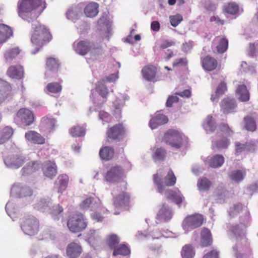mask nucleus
<instances>
[{
	"mask_svg": "<svg viewBox=\"0 0 258 258\" xmlns=\"http://www.w3.org/2000/svg\"><path fill=\"white\" fill-rule=\"evenodd\" d=\"M45 8V0H19L17 4L18 15L23 19L28 13H35L39 16Z\"/></svg>",
	"mask_w": 258,
	"mask_h": 258,
	"instance_id": "obj_1",
	"label": "nucleus"
},
{
	"mask_svg": "<svg viewBox=\"0 0 258 258\" xmlns=\"http://www.w3.org/2000/svg\"><path fill=\"white\" fill-rule=\"evenodd\" d=\"M52 38L49 30L43 25L37 26L31 36L32 43L40 47L50 42Z\"/></svg>",
	"mask_w": 258,
	"mask_h": 258,
	"instance_id": "obj_2",
	"label": "nucleus"
},
{
	"mask_svg": "<svg viewBox=\"0 0 258 258\" xmlns=\"http://www.w3.org/2000/svg\"><path fill=\"white\" fill-rule=\"evenodd\" d=\"M186 139L185 136L179 131L169 129L164 133L162 141L172 148L179 149Z\"/></svg>",
	"mask_w": 258,
	"mask_h": 258,
	"instance_id": "obj_3",
	"label": "nucleus"
},
{
	"mask_svg": "<svg viewBox=\"0 0 258 258\" xmlns=\"http://www.w3.org/2000/svg\"><path fill=\"white\" fill-rule=\"evenodd\" d=\"M88 225V222L85 216L81 213H76L70 216L67 222V226L73 233H79L85 230Z\"/></svg>",
	"mask_w": 258,
	"mask_h": 258,
	"instance_id": "obj_4",
	"label": "nucleus"
},
{
	"mask_svg": "<svg viewBox=\"0 0 258 258\" xmlns=\"http://www.w3.org/2000/svg\"><path fill=\"white\" fill-rule=\"evenodd\" d=\"M73 49L75 51L81 55H85L90 51L97 52L98 50H102L100 45L91 43L88 40L76 41L73 43Z\"/></svg>",
	"mask_w": 258,
	"mask_h": 258,
	"instance_id": "obj_5",
	"label": "nucleus"
},
{
	"mask_svg": "<svg viewBox=\"0 0 258 258\" xmlns=\"http://www.w3.org/2000/svg\"><path fill=\"white\" fill-rule=\"evenodd\" d=\"M126 136V129L122 123H119L108 127L106 131V139L109 142L115 141L120 142Z\"/></svg>",
	"mask_w": 258,
	"mask_h": 258,
	"instance_id": "obj_6",
	"label": "nucleus"
},
{
	"mask_svg": "<svg viewBox=\"0 0 258 258\" xmlns=\"http://www.w3.org/2000/svg\"><path fill=\"white\" fill-rule=\"evenodd\" d=\"M204 218L201 214H195L187 216L182 223V227L186 231L188 232L201 227L204 223Z\"/></svg>",
	"mask_w": 258,
	"mask_h": 258,
	"instance_id": "obj_7",
	"label": "nucleus"
},
{
	"mask_svg": "<svg viewBox=\"0 0 258 258\" xmlns=\"http://www.w3.org/2000/svg\"><path fill=\"white\" fill-rule=\"evenodd\" d=\"M113 205L115 208L126 209L130 206V196L124 191H119L117 188L113 190Z\"/></svg>",
	"mask_w": 258,
	"mask_h": 258,
	"instance_id": "obj_8",
	"label": "nucleus"
},
{
	"mask_svg": "<svg viewBox=\"0 0 258 258\" xmlns=\"http://www.w3.org/2000/svg\"><path fill=\"white\" fill-rule=\"evenodd\" d=\"M26 158L22 154L17 153L11 154L5 158L4 162L6 166L12 169H18L26 162Z\"/></svg>",
	"mask_w": 258,
	"mask_h": 258,
	"instance_id": "obj_9",
	"label": "nucleus"
},
{
	"mask_svg": "<svg viewBox=\"0 0 258 258\" xmlns=\"http://www.w3.org/2000/svg\"><path fill=\"white\" fill-rule=\"evenodd\" d=\"M39 224L37 219L33 217L26 219L21 224L24 232L29 235H34L39 231Z\"/></svg>",
	"mask_w": 258,
	"mask_h": 258,
	"instance_id": "obj_10",
	"label": "nucleus"
},
{
	"mask_svg": "<svg viewBox=\"0 0 258 258\" xmlns=\"http://www.w3.org/2000/svg\"><path fill=\"white\" fill-rule=\"evenodd\" d=\"M124 177L123 168L118 165L111 167L104 176L105 180L109 182H118Z\"/></svg>",
	"mask_w": 258,
	"mask_h": 258,
	"instance_id": "obj_11",
	"label": "nucleus"
},
{
	"mask_svg": "<svg viewBox=\"0 0 258 258\" xmlns=\"http://www.w3.org/2000/svg\"><path fill=\"white\" fill-rule=\"evenodd\" d=\"M46 75L54 77L60 70V63L56 58L48 57L46 59Z\"/></svg>",
	"mask_w": 258,
	"mask_h": 258,
	"instance_id": "obj_12",
	"label": "nucleus"
},
{
	"mask_svg": "<svg viewBox=\"0 0 258 258\" xmlns=\"http://www.w3.org/2000/svg\"><path fill=\"white\" fill-rule=\"evenodd\" d=\"M157 67L153 64H148L144 66L141 73L143 78L148 81L155 82L157 81Z\"/></svg>",
	"mask_w": 258,
	"mask_h": 258,
	"instance_id": "obj_13",
	"label": "nucleus"
},
{
	"mask_svg": "<svg viewBox=\"0 0 258 258\" xmlns=\"http://www.w3.org/2000/svg\"><path fill=\"white\" fill-rule=\"evenodd\" d=\"M235 145V155L236 156L239 155L244 152H253L255 149V144L253 141H248L244 144L236 142Z\"/></svg>",
	"mask_w": 258,
	"mask_h": 258,
	"instance_id": "obj_14",
	"label": "nucleus"
},
{
	"mask_svg": "<svg viewBox=\"0 0 258 258\" xmlns=\"http://www.w3.org/2000/svg\"><path fill=\"white\" fill-rule=\"evenodd\" d=\"M17 116L27 125H31L34 121L33 113L28 109H20L17 112Z\"/></svg>",
	"mask_w": 258,
	"mask_h": 258,
	"instance_id": "obj_15",
	"label": "nucleus"
},
{
	"mask_svg": "<svg viewBox=\"0 0 258 258\" xmlns=\"http://www.w3.org/2000/svg\"><path fill=\"white\" fill-rule=\"evenodd\" d=\"M172 215V212L168 206L163 204L157 214L156 219L159 221H167L171 219Z\"/></svg>",
	"mask_w": 258,
	"mask_h": 258,
	"instance_id": "obj_16",
	"label": "nucleus"
},
{
	"mask_svg": "<svg viewBox=\"0 0 258 258\" xmlns=\"http://www.w3.org/2000/svg\"><path fill=\"white\" fill-rule=\"evenodd\" d=\"M26 139L33 144L42 145L45 142V138L38 133L34 131H29L25 133Z\"/></svg>",
	"mask_w": 258,
	"mask_h": 258,
	"instance_id": "obj_17",
	"label": "nucleus"
},
{
	"mask_svg": "<svg viewBox=\"0 0 258 258\" xmlns=\"http://www.w3.org/2000/svg\"><path fill=\"white\" fill-rule=\"evenodd\" d=\"M7 74L10 78L21 79L24 77V68L19 64L11 66L8 68Z\"/></svg>",
	"mask_w": 258,
	"mask_h": 258,
	"instance_id": "obj_18",
	"label": "nucleus"
},
{
	"mask_svg": "<svg viewBox=\"0 0 258 258\" xmlns=\"http://www.w3.org/2000/svg\"><path fill=\"white\" fill-rule=\"evenodd\" d=\"M82 251L81 246L74 242L69 244L66 249L67 254L70 258H77L81 254Z\"/></svg>",
	"mask_w": 258,
	"mask_h": 258,
	"instance_id": "obj_19",
	"label": "nucleus"
},
{
	"mask_svg": "<svg viewBox=\"0 0 258 258\" xmlns=\"http://www.w3.org/2000/svg\"><path fill=\"white\" fill-rule=\"evenodd\" d=\"M201 63L204 69L208 71H212L215 70L218 66L217 60L210 55L202 58Z\"/></svg>",
	"mask_w": 258,
	"mask_h": 258,
	"instance_id": "obj_20",
	"label": "nucleus"
},
{
	"mask_svg": "<svg viewBox=\"0 0 258 258\" xmlns=\"http://www.w3.org/2000/svg\"><path fill=\"white\" fill-rule=\"evenodd\" d=\"M237 107L235 100L233 98L226 97L221 102V108L223 113L231 112Z\"/></svg>",
	"mask_w": 258,
	"mask_h": 258,
	"instance_id": "obj_21",
	"label": "nucleus"
},
{
	"mask_svg": "<svg viewBox=\"0 0 258 258\" xmlns=\"http://www.w3.org/2000/svg\"><path fill=\"white\" fill-rule=\"evenodd\" d=\"M167 117L162 114H156L149 122V126L153 130L157 128L158 126L165 124L168 122Z\"/></svg>",
	"mask_w": 258,
	"mask_h": 258,
	"instance_id": "obj_22",
	"label": "nucleus"
},
{
	"mask_svg": "<svg viewBox=\"0 0 258 258\" xmlns=\"http://www.w3.org/2000/svg\"><path fill=\"white\" fill-rule=\"evenodd\" d=\"M213 43L217 45V51L219 53H224L228 48V41L225 38L216 37L214 38Z\"/></svg>",
	"mask_w": 258,
	"mask_h": 258,
	"instance_id": "obj_23",
	"label": "nucleus"
},
{
	"mask_svg": "<svg viewBox=\"0 0 258 258\" xmlns=\"http://www.w3.org/2000/svg\"><path fill=\"white\" fill-rule=\"evenodd\" d=\"M13 35V31L10 27L5 24H0V44L6 42Z\"/></svg>",
	"mask_w": 258,
	"mask_h": 258,
	"instance_id": "obj_24",
	"label": "nucleus"
},
{
	"mask_svg": "<svg viewBox=\"0 0 258 258\" xmlns=\"http://www.w3.org/2000/svg\"><path fill=\"white\" fill-rule=\"evenodd\" d=\"M166 199L172 200L176 204H180L184 200V197L180 191H176L172 189H168L166 191Z\"/></svg>",
	"mask_w": 258,
	"mask_h": 258,
	"instance_id": "obj_25",
	"label": "nucleus"
},
{
	"mask_svg": "<svg viewBox=\"0 0 258 258\" xmlns=\"http://www.w3.org/2000/svg\"><path fill=\"white\" fill-rule=\"evenodd\" d=\"M243 128L248 132H254L256 130V123L255 119L250 115L243 118Z\"/></svg>",
	"mask_w": 258,
	"mask_h": 258,
	"instance_id": "obj_26",
	"label": "nucleus"
},
{
	"mask_svg": "<svg viewBox=\"0 0 258 258\" xmlns=\"http://www.w3.org/2000/svg\"><path fill=\"white\" fill-rule=\"evenodd\" d=\"M44 170V174L45 176L52 178L57 174V166L54 162L50 161L47 162Z\"/></svg>",
	"mask_w": 258,
	"mask_h": 258,
	"instance_id": "obj_27",
	"label": "nucleus"
},
{
	"mask_svg": "<svg viewBox=\"0 0 258 258\" xmlns=\"http://www.w3.org/2000/svg\"><path fill=\"white\" fill-rule=\"evenodd\" d=\"M131 253V250L127 244L121 243L113 249L112 255L117 256L120 255L122 256H127Z\"/></svg>",
	"mask_w": 258,
	"mask_h": 258,
	"instance_id": "obj_28",
	"label": "nucleus"
},
{
	"mask_svg": "<svg viewBox=\"0 0 258 258\" xmlns=\"http://www.w3.org/2000/svg\"><path fill=\"white\" fill-rule=\"evenodd\" d=\"M201 244L204 247L208 246L212 243V234L210 231L206 228H204L201 232Z\"/></svg>",
	"mask_w": 258,
	"mask_h": 258,
	"instance_id": "obj_29",
	"label": "nucleus"
},
{
	"mask_svg": "<svg viewBox=\"0 0 258 258\" xmlns=\"http://www.w3.org/2000/svg\"><path fill=\"white\" fill-rule=\"evenodd\" d=\"M13 129L9 126H6L0 130V145L8 142L13 135Z\"/></svg>",
	"mask_w": 258,
	"mask_h": 258,
	"instance_id": "obj_30",
	"label": "nucleus"
},
{
	"mask_svg": "<svg viewBox=\"0 0 258 258\" xmlns=\"http://www.w3.org/2000/svg\"><path fill=\"white\" fill-rule=\"evenodd\" d=\"M236 93L241 101L246 102L249 100V93L245 85H238L236 89Z\"/></svg>",
	"mask_w": 258,
	"mask_h": 258,
	"instance_id": "obj_31",
	"label": "nucleus"
},
{
	"mask_svg": "<svg viewBox=\"0 0 258 258\" xmlns=\"http://www.w3.org/2000/svg\"><path fill=\"white\" fill-rule=\"evenodd\" d=\"M224 13L231 15H234L238 13L239 11V5L235 2H229L225 4L223 7Z\"/></svg>",
	"mask_w": 258,
	"mask_h": 258,
	"instance_id": "obj_32",
	"label": "nucleus"
},
{
	"mask_svg": "<svg viewBox=\"0 0 258 258\" xmlns=\"http://www.w3.org/2000/svg\"><path fill=\"white\" fill-rule=\"evenodd\" d=\"M246 227L245 223L241 222L238 224L231 226L229 229L235 236L240 237L245 234Z\"/></svg>",
	"mask_w": 258,
	"mask_h": 258,
	"instance_id": "obj_33",
	"label": "nucleus"
},
{
	"mask_svg": "<svg viewBox=\"0 0 258 258\" xmlns=\"http://www.w3.org/2000/svg\"><path fill=\"white\" fill-rule=\"evenodd\" d=\"M120 242L119 237L115 234H110L106 236L105 243L110 249L113 250Z\"/></svg>",
	"mask_w": 258,
	"mask_h": 258,
	"instance_id": "obj_34",
	"label": "nucleus"
},
{
	"mask_svg": "<svg viewBox=\"0 0 258 258\" xmlns=\"http://www.w3.org/2000/svg\"><path fill=\"white\" fill-rule=\"evenodd\" d=\"M98 5L94 2L88 4L84 9V13L87 17H94L98 13Z\"/></svg>",
	"mask_w": 258,
	"mask_h": 258,
	"instance_id": "obj_35",
	"label": "nucleus"
},
{
	"mask_svg": "<svg viewBox=\"0 0 258 258\" xmlns=\"http://www.w3.org/2000/svg\"><path fill=\"white\" fill-rule=\"evenodd\" d=\"M96 91L105 100L109 94L108 89L105 85V80L102 79L98 81L95 87Z\"/></svg>",
	"mask_w": 258,
	"mask_h": 258,
	"instance_id": "obj_36",
	"label": "nucleus"
},
{
	"mask_svg": "<svg viewBox=\"0 0 258 258\" xmlns=\"http://www.w3.org/2000/svg\"><path fill=\"white\" fill-rule=\"evenodd\" d=\"M114 154V149L112 147L104 146L101 148L99 151L100 158L106 161L111 159Z\"/></svg>",
	"mask_w": 258,
	"mask_h": 258,
	"instance_id": "obj_37",
	"label": "nucleus"
},
{
	"mask_svg": "<svg viewBox=\"0 0 258 258\" xmlns=\"http://www.w3.org/2000/svg\"><path fill=\"white\" fill-rule=\"evenodd\" d=\"M39 168V164L34 161L28 162L21 170L22 175H26L32 173Z\"/></svg>",
	"mask_w": 258,
	"mask_h": 258,
	"instance_id": "obj_38",
	"label": "nucleus"
},
{
	"mask_svg": "<svg viewBox=\"0 0 258 258\" xmlns=\"http://www.w3.org/2000/svg\"><path fill=\"white\" fill-rule=\"evenodd\" d=\"M12 191L13 192H19L20 197L30 196L33 192L29 187H22L19 185H14L12 188Z\"/></svg>",
	"mask_w": 258,
	"mask_h": 258,
	"instance_id": "obj_39",
	"label": "nucleus"
},
{
	"mask_svg": "<svg viewBox=\"0 0 258 258\" xmlns=\"http://www.w3.org/2000/svg\"><path fill=\"white\" fill-rule=\"evenodd\" d=\"M227 90V87L226 83L224 81L221 82L216 88L215 95H212L211 97V100L213 102L216 101L220 96L223 95Z\"/></svg>",
	"mask_w": 258,
	"mask_h": 258,
	"instance_id": "obj_40",
	"label": "nucleus"
},
{
	"mask_svg": "<svg viewBox=\"0 0 258 258\" xmlns=\"http://www.w3.org/2000/svg\"><path fill=\"white\" fill-rule=\"evenodd\" d=\"M224 162V158L222 155H216L210 159L209 165L212 168H217L221 167Z\"/></svg>",
	"mask_w": 258,
	"mask_h": 258,
	"instance_id": "obj_41",
	"label": "nucleus"
},
{
	"mask_svg": "<svg viewBox=\"0 0 258 258\" xmlns=\"http://www.w3.org/2000/svg\"><path fill=\"white\" fill-rule=\"evenodd\" d=\"M165 185L173 186L176 182V177L171 168H169L167 175L164 178Z\"/></svg>",
	"mask_w": 258,
	"mask_h": 258,
	"instance_id": "obj_42",
	"label": "nucleus"
},
{
	"mask_svg": "<svg viewBox=\"0 0 258 258\" xmlns=\"http://www.w3.org/2000/svg\"><path fill=\"white\" fill-rule=\"evenodd\" d=\"M85 133V128L80 125H75L70 130V134L74 137H81L84 136Z\"/></svg>",
	"mask_w": 258,
	"mask_h": 258,
	"instance_id": "obj_43",
	"label": "nucleus"
},
{
	"mask_svg": "<svg viewBox=\"0 0 258 258\" xmlns=\"http://www.w3.org/2000/svg\"><path fill=\"white\" fill-rule=\"evenodd\" d=\"M195 254V251L191 244H186L183 246L181 251L182 258H192Z\"/></svg>",
	"mask_w": 258,
	"mask_h": 258,
	"instance_id": "obj_44",
	"label": "nucleus"
},
{
	"mask_svg": "<svg viewBox=\"0 0 258 258\" xmlns=\"http://www.w3.org/2000/svg\"><path fill=\"white\" fill-rule=\"evenodd\" d=\"M20 52L21 50L18 47H14L7 50L4 54V57L6 60H11L16 58Z\"/></svg>",
	"mask_w": 258,
	"mask_h": 258,
	"instance_id": "obj_45",
	"label": "nucleus"
},
{
	"mask_svg": "<svg viewBox=\"0 0 258 258\" xmlns=\"http://www.w3.org/2000/svg\"><path fill=\"white\" fill-rule=\"evenodd\" d=\"M58 180L59 182L58 192L62 193L68 186L69 177L66 174H62L58 177Z\"/></svg>",
	"mask_w": 258,
	"mask_h": 258,
	"instance_id": "obj_46",
	"label": "nucleus"
},
{
	"mask_svg": "<svg viewBox=\"0 0 258 258\" xmlns=\"http://www.w3.org/2000/svg\"><path fill=\"white\" fill-rule=\"evenodd\" d=\"M245 175L246 172L245 170H236L232 171L229 174V177L231 180L239 182L243 179Z\"/></svg>",
	"mask_w": 258,
	"mask_h": 258,
	"instance_id": "obj_47",
	"label": "nucleus"
},
{
	"mask_svg": "<svg viewBox=\"0 0 258 258\" xmlns=\"http://www.w3.org/2000/svg\"><path fill=\"white\" fill-rule=\"evenodd\" d=\"M166 151L162 147L156 149L152 155V158L154 161H163L166 157Z\"/></svg>",
	"mask_w": 258,
	"mask_h": 258,
	"instance_id": "obj_48",
	"label": "nucleus"
},
{
	"mask_svg": "<svg viewBox=\"0 0 258 258\" xmlns=\"http://www.w3.org/2000/svg\"><path fill=\"white\" fill-rule=\"evenodd\" d=\"M197 185L200 190L207 191L211 186L212 182L207 178L202 177L199 179Z\"/></svg>",
	"mask_w": 258,
	"mask_h": 258,
	"instance_id": "obj_49",
	"label": "nucleus"
},
{
	"mask_svg": "<svg viewBox=\"0 0 258 258\" xmlns=\"http://www.w3.org/2000/svg\"><path fill=\"white\" fill-rule=\"evenodd\" d=\"M56 120L53 118H48V117H43L41 119L42 125L48 132H50L54 127Z\"/></svg>",
	"mask_w": 258,
	"mask_h": 258,
	"instance_id": "obj_50",
	"label": "nucleus"
},
{
	"mask_svg": "<svg viewBox=\"0 0 258 258\" xmlns=\"http://www.w3.org/2000/svg\"><path fill=\"white\" fill-rule=\"evenodd\" d=\"M230 144V141L227 138H222L220 140L216 141L212 145V148L218 149H226Z\"/></svg>",
	"mask_w": 258,
	"mask_h": 258,
	"instance_id": "obj_51",
	"label": "nucleus"
},
{
	"mask_svg": "<svg viewBox=\"0 0 258 258\" xmlns=\"http://www.w3.org/2000/svg\"><path fill=\"white\" fill-rule=\"evenodd\" d=\"M204 128L210 132H213L215 130L216 126L212 116H208L206 118L203 123Z\"/></svg>",
	"mask_w": 258,
	"mask_h": 258,
	"instance_id": "obj_52",
	"label": "nucleus"
},
{
	"mask_svg": "<svg viewBox=\"0 0 258 258\" xmlns=\"http://www.w3.org/2000/svg\"><path fill=\"white\" fill-rule=\"evenodd\" d=\"M46 90L50 93H58L61 91L62 86L59 83H49L46 86Z\"/></svg>",
	"mask_w": 258,
	"mask_h": 258,
	"instance_id": "obj_53",
	"label": "nucleus"
},
{
	"mask_svg": "<svg viewBox=\"0 0 258 258\" xmlns=\"http://www.w3.org/2000/svg\"><path fill=\"white\" fill-rule=\"evenodd\" d=\"M63 209L61 206L59 204L53 206L50 212V214L54 220H58L62 213Z\"/></svg>",
	"mask_w": 258,
	"mask_h": 258,
	"instance_id": "obj_54",
	"label": "nucleus"
},
{
	"mask_svg": "<svg viewBox=\"0 0 258 258\" xmlns=\"http://www.w3.org/2000/svg\"><path fill=\"white\" fill-rule=\"evenodd\" d=\"M219 132L220 135L225 134L228 136L232 135L233 133L232 130L227 123H221L219 125Z\"/></svg>",
	"mask_w": 258,
	"mask_h": 258,
	"instance_id": "obj_55",
	"label": "nucleus"
},
{
	"mask_svg": "<svg viewBox=\"0 0 258 258\" xmlns=\"http://www.w3.org/2000/svg\"><path fill=\"white\" fill-rule=\"evenodd\" d=\"M10 87L7 83L0 80V103L4 98V95L6 92L9 91Z\"/></svg>",
	"mask_w": 258,
	"mask_h": 258,
	"instance_id": "obj_56",
	"label": "nucleus"
},
{
	"mask_svg": "<svg viewBox=\"0 0 258 258\" xmlns=\"http://www.w3.org/2000/svg\"><path fill=\"white\" fill-rule=\"evenodd\" d=\"M161 180V178L158 174L157 173L153 175L154 182L157 185L158 191L160 194H162L164 190Z\"/></svg>",
	"mask_w": 258,
	"mask_h": 258,
	"instance_id": "obj_57",
	"label": "nucleus"
},
{
	"mask_svg": "<svg viewBox=\"0 0 258 258\" xmlns=\"http://www.w3.org/2000/svg\"><path fill=\"white\" fill-rule=\"evenodd\" d=\"M170 22L172 26L175 27L183 20L182 16L179 14L171 16L169 17Z\"/></svg>",
	"mask_w": 258,
	"mask_h": 258,
	"instance_id": "obj_58",
	"label": "nucleus"
},
{
	"mask_svg": "<svg viewBox=\"0 0 258 258\" xmlns=\"http://www.w3.org/2000/svg\"><path fill=\"white\" fill-rule=\"evenodd\" d=\"M94 199L93 198H88L82 201V202L80 204V208L82 209H88L91 207L92 204H93L94 203Z\"/></svg>",
	"mask_w": 258,
	"mask_h": 258,
	"instance_id": "obj_59",
	"label": "nucleus"
},
{
	"mask_svg": "<svg viewBox=\"0 0 258 258\" xmlns=\"http://www.w3.org/2000/svg\"><path fill=\"white\" fill-rule=\"evenodd\" d=\"M178 101L179 98L177 95L174 94V95L169 96L167 100L166 105L167 107H171L174 103L178 102Z\"/></svg>",
	"mask_w": 258,
	"mask_h": 258,
	"instance_id": "obj_60",
	"label": "nucleus"
},
{
	"mask_svg": "<svg viewBox=\"0 0 258 258\" xmlns=\"http://www.w3.org/2000/svg\"><path fill=\"white\" fill-rule=\"evenodd\" d=\"M187 64V61L186 58H180L177 59L173 62V67H178L180 66H186Z\"/></svg>",
	"mask_w": 258,
	"mask_h": 258,
	"instance_id": "obj_61",
	"label": "nucleus"
},
{
	"mask_svg": "<svg viewBox=\"0 0 258 258\" xmlns=\"http://www.w3.org/2000/svg\"><path fill=\"white\" fill-rule=\"evenodd\" d=\"M175 44L174 41L169 40H165L162 41V43L160 45L159 47L161 49L167 48L169 47L173 46Z\"/></svg>",
	"mask_w": 258,
	"mask_h": 258,
	"instance_id": "obj_62",
	"label": "nucleus"
},
{
	"mask_svg": "<svg viewBox=\"0 0 258 258\" xmlns=\"http://www.w3.org/2000/svg\"><path fill=\"white\" fill-rule=\"evenodd\" d=\"M194 45V42L192 40H189L183 43L182 49L185 52L189 51L193 48Z\"/></svg>",
	"mask_w": 258,
	"mask_h": 258,
	"instance_id": "obj_63",
	"label": "nucleus"
},
{
	"mask_svg": "<svg viewBox=\"0 0 258 258\" xmlns=\"http://www.w3.org/2000/svg\"><path fill=\"white\" fill-rule=\"evenodd\" d=\"M203 258H219V252L216 250H212L205 254Z\"/></svg>",
	"mask_w": 258,
	"mask_h": 258,
	"instance_id": "obj_64",
	"label": "nucleus"
}]
</instances>
